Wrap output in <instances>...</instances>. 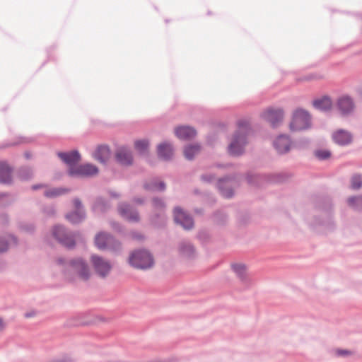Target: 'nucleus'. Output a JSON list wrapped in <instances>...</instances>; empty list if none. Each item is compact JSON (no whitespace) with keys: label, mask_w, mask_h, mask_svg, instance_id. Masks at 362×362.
<instances>
[{"label":"nucleus","mask_w":362,"mask_h":362,"mask_svg":"<svg viewBox=\"0 0 362 362\" xmlns=\"http://www.w3.org/2000/svg\"><path fill=\"white\" fill-rule=\"evenodd\" d=\"M243 180L249 183V172L245 175L240 173L228 174L218 179L216 188L223 197L231 199L235 194L234 189L239 187Z\"/></svg>","instance_id":"1"},{"label":"nucleus","mask_w":362,"mask_h":362,"mask_svg":"<svg viewBox=\"0 0 362 362\" xmlns=\"http://www.w3.org/2000/svg\"><path fill=\"white\" fill-rule=\"evenodd\" d=\"M238 130H237L228 145V152L233 157H238L243 154L244 147L247 143V132L249 129L248 120H239L238 122Z\"/></svg>","instance_id":"2"},{"label":"nucleus","mask_w":362,"mask_h":362,"mask_svg":"<svg viewBox=\"0 0 362 362\" xmlns=\"http://www.w3.org/2000/svg\"><path fill=\"white\" fill-rule=\"evenodd\" d=\"M291 176L290 173L286 172L268 175L252 174L250 173V187L252 186L264 187L267 184H281L287 181Z\"/></svg>","instance_id":"3"},{"label":"nucleus","mask_w":362,"mask_h":362,"mask_svg":"<svg viewBox=\"0 0 362 362\" xmlns=\"http://www.w3.org/2000/svg\"><path fill=\"white\" fill-rule=\"evenodd\" d=\"M129 262L136 269L146 270L154 265V259L148 250L141 248L132 252L129 257Z\"/></svg>","instance_id":"4"},{"label":"nucleus","mask_w":362,"mask_h":362,"mask_svg":"<svg viewBox=\"0 0 362 362\" xmlns=\"http://www.w3.org/2000/svg\"><path fill=\"white\" fill-rule=\"evenodd\" d=\"M312 126L311 115L305 109L297 108L293 111L289 124L292 132H300L310 129Z\"/></svg>","instance_id":"5"},{"label":"nucleus","mask_w":362,"mask_h":362,"mask_svg":"<svg viewBox=\"0 0 362 362\" xmlns=\"http://www.w3.org/2000/svg\"><path fill=\"white\" fill-rule=\"evenodd\" d=\"M52 236L64 247L71 250L76 246L75 233L62 225H56L52 228Z\"/></svg>","instance_id":"6"},{"label":"nucleus","mask_w":362,"mask_h":362,"mask_svg":"<svg viewBox=\"0 0 362 362\" xmlns=\"http://www.w3.org/2000/svg\"><path fill=\"white\" fill-rule=\"evenodd\" d=\"M67 173L71 177L90 178L96 176L99 173V169L95 165L87 163L79 164L74 168H69Z\"/></svg>","instance_id":"7"},{"label":"nucleus","mask_w":362,"mask_h":362,"mask_svg":"<svg viewBox=\"0 0 362 362\" xmlns=\"http://www.w3.org/2000/svg\"><path fill=\"white\" fill-rule=\"evenodd\" d=\"M173 219L176 224L180 225L183 229L189 230L194 228V219L187 214L180 206H175L173 209Z\"/></svg>","instance_id":"8"},{"label":"nucleus","mask_w":362,"mask_h":362,"mask_svg":"<svg viewBox=\"0 0 362 362\" xmlns=\"http://www.w3.org/2000/svg\"><path fill=\"white\" fill-rule=\"evenodd\" d=\"M262 117L269 123L272 127L276 128L279 127L283 122L284 111L281 107H269L262 113Z\"/></svg>","instance_id":"9"},{"label":"nucleus","mask_w":362,"mask_h":362,"mask_svg":"<svg viewBox=\"0 0 362 362\" xmlns=\"http://www.w3.org/2000/svg\"><path fill=\"white\" fill-rule=\"evenodd\" d=\"M336 108L341 117H349L354 112L355 103L350 96L342 95L337 99Z\"/></svg>","instance_id":"10"},{"label":"nucleus","mask_w":362,"mask_h":362,"mask_svg":"<svg viewBox=\"0 0 362 362\" xmlns=\"http://www.w3.org/2000/svg\"><path fill=\"white\" fill-rule=\"evenodd\" d=\"M69 264L83 280L87 281L89 279L90 274L88 265L83 258H73L70 259Z\"/></svg>","instance_id":"11"},{"label":"nucleus","mask_w":362,"mask_h":362,"mask_svg":"<svg viewBox=\"0 0 362 362\" xmlns=\"http://www.w3.org/2000/svg\"><path fill=\"white\" fill-rule=\"evenodd\" d=\"M115 158L116 162L122 166H130L134 162L132 151L127 146H121L117 148Z\"/></svg>","instance_id":"12"},{"label":"nucleus","mask_w":362,"mask_h":362,"mask_svg":"<svg viewBox=\"0 0 362 362\" xmlns=\"http://www.w3.org/2000/svg\"><path fill=\"white\" fill-rule=\"evenodd\" d=\"M117 210L119 214L124 219L130 222H138L140 220L139 212L129 204L120 202L118 204Z\"/></svg>","instance_id":"13"},{"label":"nucleus","mask_w":362,"mask_h":362,"mask_svg":"<svg viewBox=\"0 0 362 362\" xmlns=\"http://www.w3.org/2000/svg\"><path fill=\"white\" fill-rule=\"evenodd\" d=\"M91 262L95 272L101 277H105L112 268L109 262L96 255L91 256Z\"/></svg>","instance_id":"14"},{"label":"nucleus","mask_w":362,"mask_h":362,"mask_svg":"<svg viewBox=\"0 0 362 362\" xmlns=\"http://www.w3.org/2000/svg\"><path fill=\"white\" fill-rule=\"evenodd\" d=\"M57 156L61 160L68 165L69 168H74L81 160V156L78 150H71L67 152H58Z\"/></svg>","instance_id":"15"},{"label":"nucleus","mask_w":362,"mask_h":362,"mask_svg":"<svg viewBox=\"0 0 362 362\" xmlns=\"http://www.w3.org/2000/svg\"><path fill=\"white\" fill-rule=\"evenodd\" d=\"M292 142L287 134L279 135L273 141V146L279 154H286L291 148Z\"/></svg>","instance_id":"16"},{"label":"nucleus","mask_w":362,"mask_h":362,"mask_svg":"<svg viewBox=\"0 0 362 362\" xmlns=\"http://www.w3.org/2000/svg\"><path fill=\"white\" fill-rule=\"evenodd\" d=\"M175 134L182 141H190L197 135V130L189 125H180L175 129Z\"/></svg>","instance_id":"17"},{"label":"nucleus","mask_w":362,"mask_h":362,"mask_svg":"<svg viewBox=\"0 0 362 362\" xmlns=\"http://www.w3.org/2000/svg\"><path fill=\"white\" fill-rule=\"evenodd\" d=\"M13 167L10 166L6 160H0V183L11 185L13 183Z\"/></svg>","instance_id":"18"},{"label":"nucleus","mask_w":362,"mask_h":362,"mask_svg":"<svg viewBox=\"0 0 362 362\" xmlns=\"http://www.w3.org/2000/svg\"><path fill=\"white\" fill-rule=\"evenodd\" d=\"M157 154L162 160L170 161L173 157L174 148L168 141L162 142L157 146Z\"/></svg>","instance_id":"19"},{"label":"nucleus","mask_w":362,"mask_h":362,"mask_svg":"<svg viewBox=\"0 0 362 362\" xmlns=\"http://www.w3.org/2000/svg\"><path fill=\"white\" fill-rule=\"evenodd\" d=\"M111 208L110 201L103 197H97L92 204L91 209L95 214L107 213Z\"/></svg>","instance_id":"20"},{"label":"nucleus","mask_w":362,"mask_h":362,"mask_svg":"<svg viewBox=\"0 0 362 362\" xmlns=\"http://www.w3.org/2000/svg\"><path fill=\"white\" fill-rule=\"evenodd\" d=\"M65 218L72 225H78L86 218V210H73L67 213Z\"/></svg>","instance_id":"21"},{"label":"nucleus","mask_w":362,"mask_h":362,"mask_svg":"<svg viewBox=\"0 0 362 362\" xmlns=\"http://www.w3.org/2000/svg\"><path fill=\"white\" fill-rule=\"evenodd\" d=\"M334 141L341 146H346L351 143V135L346 131L339 129L332 135Z\"/></svg>","instance_id":"22"},{"label":"nucleus","mask_w":362,"mask_h":362,"mask_svg":"<svg viewBox=\"0 0 362 362\" xmlns=\"http://www.w3.org/2000/svg\"><path fill=\"white\" fill-rule=\"evenodd\" d=\"M110 153V148L107 145H100L93 153L95 160L101 163H105L108 160Z\"/></svg>","instance_id":"23"},{"label":"nucleus","mask_w":362,"mask_h":362,"mask_svg":"<svg viewBox=\"0 0 362 362\" xmlns=\"http://www.w3.org/2000/svg\"><path fill=\"white\" fill-rule=\"evenodd\" d=\"M180 254L187 258H193L195 254V249L194 245L188 241H182L178 246Z\"/></svg>","instance_id":"24"},{"label":"nucleus","mask_w":362,"mask_h":362,"mask_svg":"<svg viewBox=\"0 0 362 362\" xmlns=\"http://www.w3.org/2000/svg\"><path fill=\"white\" fill-rule=\"evenodd\" d=\"M313 105L316 110L327 112L331 110L332 103L328 96H323L321 98L313 100Z\"/></svg>","instance_id":"25"},{"label":"nucleus","mask_w":362,"mask_h":362,"mask_svg":"<svg viewBox=\"0 0 362 362\" xmlns=\"http://www.w3.org/2000/svg\"><path fill=\"white\" fill-rule=\"evenodd\" d=\"M110 235L111 234L105 231L99 232L95 237V244L97 247L102 250H107Z\"/></svg>","instance_id":"26"},{"label":"nucleus","mask_w":362,"mask_h":362,"mask_svg":"<svg viewBox=\"0 0 362 362\" xmlns=\"http://www.w3.org/2000/svg\"><path fill=\"white\" fill-rule=\"evenodd\" d=\"M201 149V146L198 144H191L186 145L183 149L185 158L188 160H192L196 154H197Z\"/></svg>","instance_id":"27"},{"label":"nucleus","mask_w":362,"mask_h":362,"mask_svg":"<svg viewBox=\"0 0 362 362\" xmlns=\"http://www.w3.org/2000/svg\"><path fill=\"white\" fill-rule=\"evenodd\" d=\"M144 188L146 191L150 192H163L165 189L166 185L163 181L157 182L156 180H151L150 182H146L144 184Z\"/></svg>","instance_id":"28"},{"label":"nucleus","mask_w":362,"mask_h":362,"mask_svg":"<svg viewBox=\"0 0 362 362\" xmlns=\"http://www.w3.org/2000/svg\"><path fill=\"white\" fill-rule=\"evenodd\" d=\"M17 177L21 181H28L33 178V169L27 165L20 167L16 171Z\"/></svg>","instance_id":"29"},{"label":"nucleus","mask_w":362,"mask_h":362,"mask_svg":"<svg viewBox=\"0 0 362 362\" xmlns=\"http://www.w3.org/2000/svg\"><path fill=\"white\" fill-rule=\"evenodd\" d=\"M231 268L233 272L236 274L237 276L239 279L244 282L246 281L247 275H246V269L247 267L243 264H233L231 265Z\"/></svg>","instance_id":"30"},{"label":"nucleus","mask_w":362,"mask_h":362,"mask_svg":"<svg viewBox=\"0 0 362 362\" xmlns=\"http://www.w3.org/2000/svg\"><path fill=\"white\" fill-rule=\"evenodd\" d=\"M69 191V189L64 187H55L45 191L44 195L47 198H54L59 197Z\"/></svg>","instance_id":"31"},{"label":"nucleus","mask_w":362,"mask_h":362,"mask_svg":"<svg viewBox=\"0 0 362 362\" xmlns=\"http://www.w3.org/2000/svg\"><path fill=\"white\" fill-rule=\"evenodd\" d=\"M212 218L216 224L223 226L228 221V215L222 210H217L214 212Z\"/></svg>","instance_id":"32"},{"label":"nucleus","mask_w":362,"mask_h":362,"mask_svg":"<svg viewBox=\"0 0 362 362\" xmlns=\"http://www.w3.org/2000/svg\"><path fill=\"white\" fill-rule=\"evenodd\" d=\"M150 221L152 225L158 228H162L165 226V220L164 216L160 213H155L150 217Z\"/></svg>","instance_id":"33"},{"label":"nucleus","mask_w":362,"mask_h":362,"mask_svg":"<svg viewBox=\"0 0 362 362\" xmlns=\"http://www.w3.org/2000/svg\"><path fill=\"white\" fill-rule=\"evenodd\" d=\"M347 202L354 210L362 211V196L351 197Z\"/></svg>","instance_id":"34"},{"label":"nucleus","mask_w":362,"mask_h":362,"mask_svg":"<svg viewBox=\"0 0 362 362\" xmlns=\"http://www.w3.org/2000/svg\"><path fill=\"white\" fill-rule=\"evenodd\" d=\"M149 142L147 139L136 140L134 142V147L140 155L148 152Z\"/></svg>","instance_id":"35"},{"label":"nucleus","mask_w":362,"mask_h":362,"mask_svg":"<svg viewBox=\"0 0 362 362\" xmlns=\"http://www.w3.org/2000/svg\"><path fill=\"white\" fill-rule=\"evenodd\" d=\"M107 250H110L115 252H119L122 250V244L118 240L111 235L110 240H108Z\"/></svg>","instance_id":"36"},{"label":"nucleus","mask_w":362,"mask_h":362,"mask_svg":"<svg viewBox=\"0 0 362 362\" xmlns=\"http://www.w3.org/2000/svg\"><path fill=\"white\" fill-rule=\"evenodd\" d=\"M151 201H152V205L155 209L160 210V211L165 210V209L166 207V204L162 198L158 197H154L152 198Z\"/></svg>","instance_id":"37"},{"label":"nucleus","mask_w":362,"mask_h":362,"mask_svg":"<svg viewBox=\"0 0 362 362\" xmlns=\"http://www.w3.org/2000/svg\"><path fill=\"white\" fill-rule=\"evenodd\" d=\"M314 155L318 160H325L331 156V152L328 150L318 149L314 151Z\"/></svg>","instance_id":"38"},{"label":"nucleus","mask_w":362,"mask_h":362,"mask_svg":"<svg viewBox=\"0 0 362 362\" xmlns=\"http://www.w3.org/2000/svg\"><path fill=\"white\" fill-rule=\"evenodd\" d=\"M309 144L310 141L308 139L302 138L292 143L291 147L298 149H304L309 146Z\"/></svg>","instance_id":"39"},{"label":"nucleus","mask_w":362,"mask_h":362,"mask_svg":"<svg viewBox=\"0 0 362 362\" xmlns=\"http://www.w3.org/2000/svg\"><path fill=\"white\" fill-rule=\"evenodd\" d=\"M351 187L354 189H358L362 187V176L355 175L351 178Z\"/></svg>","instance_id":"40"},{"label":"nucleus","mask_w":362,"mask_h":362,"mask_svg":"<svg viewBox=\"0 0 362 362\" xmlns=\"http://www.w3.org/2000/svg\"><path fill=\"white\" fill-rule=\"evenodd\" d=\"M200 179L204 182L211 183L215 180L216 175L214 174H202Z\"/></svg>","instance_id":"41"},{"label":"nucleus","mask_w":362,"mask_h":362,"mask_svg":"<svg viewBox=\"0 0 362 362\" xmlns=\"http://www.w3.org/2000/svg\"><path fill=\"white\" fill-rule=\"evenodd\" d=\"M110 225L111 228L116 232L123 233V231H124L123 226L119 222L115 221H110Z\"/></svg>","instance_id":"42"},{"label":"nucleus","mask_w":362,"mask_h":362,"mask_svg":"<svg viewBox=\"0 0 362 362\" xmlns=\"http://www.w3.org/2000/svg\"><path fill=\"white\" fill-rule=\"evenodd\" d=\"M72 203H73V205L75 208L74 210H78V211H81V210H85L84 209V206L81 201V199L78 197H75L73 200H72Z\"/></svg>","instance_id":"43"},{"label":"nucleus","mask_w":362,"mask_h":362,"mask_svg":"<svg viewBox=\"0 0 362 362\" xmlns=\"http://www.w3.org/2000/svg\"><path fill=\"white\" fill-rule=\"evenodd\" d=\"M8 249V241L3 238H0V252H4L7 251Z\"/></svg>","instance_id":"44"},{"label":"nucleus","mask_w":362,"mask_h":362,"mask_svg":"<svg viewBox=\"0 0 362 362\" xmlns=\"http://www.w3.org/2000/svg\"><path fill=\"white\" fill-rule=\"evenodd\" d=\"M43 212L49 216H54L55 214V208L54 206H47L44 207Z\"/></svg>","instance_id":"45"},{"label":"nucleus","mask_w":362,"mask_h":362,"mask_svg":"<svg viewBox=\"0 0 362 362\" xmlns=\"http://www.w3.org/2000/svg\"><path fill=\"white\" fill-rule=\"evenodd\" d=\"M19 139H20V141L18 142V144L30 143L33 141V139L31 138H28V137H20ZM16 144H17V143L6 144V145L3 146L2 147H6V146H12V145H16Z\"/></svg>","instance_id":"46"},{"label":"nucleus","mask_w":362,"mask_h":362,"mask_svg":"<svg viewBox=\"0 0 362 362\" xmlns=\"http://www.w3.org/2000/svg\"><path fill=\"white\" fill-rule=\"evenodd\" d=\"M336 354L338 356H346L351 354V352L346 349H337L336 351Z\"/></svg>","instance_id":"47"},{"label":"nucleus","mask_w":362,"mask_h":362,"mask_svg":"<svg viewBox=\"0 0 362 362\" xmlns=\"http://www.w3.org/2000/svg\"><path fill=\"white\" fill-rule=\"evenodd\" d=\"M233 166V164L231 163H217L215 164V167L218 168H228Z\"/></svg>","instance_id":"48"},{"label":"nucleus","mask_w":362,"mask_h":362,"mask_svg":"<svg viewBox=\"0 0 362 362\" xmlns=\"http://www.w3.org/2000/svg\"><path fill=\"white\" fill-rule=\"evenodd\" d=\"M198 238L200 240H202L205 241V240L209 239V235H208L207 232H206V231H200L198 233Z\"/></svg>","instance_id":"49"},{"label":"nucleus","mask_w":362,"mask_h":362,"mask_svg":"<svg viewBox=\"0 0 362 362\" xmlns=\"http://www.w3.org/2000/svg\"><path fill=\"white\" fill-rule=\"evenodd\" d=\"M25 230L33 233L34 231L35 227L33 224H26L22 227Z\"/></svg>","instance_id":"50"},{"label":"nucleus","mask_w":362,"mask_h":362,"mask_svg":"<svg viewBox=\"0 0 362 362\" xmlns=\"http://www.w3.org/2000/svg\"><path fill=\"white\" fill-rule=\"evenodd\" d=\"M133 202H134L136 204H143L145 202L144 198L143 197H134L132 199Z\"/></svg>","instance_id":"51"},{"label":"nucleus","mask_w":362,"mask_h":362,"mask_svg":"<svg viewBox=\"0 0 362 362\" xmlns=\"http://www.w3.org/2000/svg\"><path fill=\"white\" fill-rule=\"evenodd\" d=\"M46 187H47V185L45 184H35V185H33L31 186V189L33 190H37V189H42V188Z\"/></svg>","instance_id":"52"},{"label":"nucleus","mask_w":362,"mask_h":362,"mask_svg":"<svg viewBox=\"0 0 362 362\" xmlns=\"http://www.w3.org/2000/svg\"><path fill=\"white\" fill-rule=\"evenodd\" d=\"M35 315H36V311L32 310V311L25 313L24 314V317L25 318H30V317L35 316Z\"/></svg>","instance_id":"53"},{"label":"nucleus","mask_w":362,"mask_h":362,"mask_svg":"<svg viewBox=\"0 0 362 362\" xmlns=\"http://www.w3.org/2000/svg\"><path fill=\"white\" fill-rule=\"evenodd\" d=\"M132 236L134 238L139 240H141L144 238V236L142 234L138 233H134Z\"/></svg>","instance_id":"54"},{"label":"nucleus","mask_w":362,"mask_h":362,"mask_svg":"<svg viewBox=\"0 0 362 362\" xmlns=\"http://www.w3.org/2000/svg\"><path fill=\"white\" fill-rule=\"evenodd\" d=\"M109 194L112 198H119L120 197V194L114 191H109Z\"/></svg>","instance_id":"55"},{"label":"nucleus","mask_w":362,"mask_h":362,"mask_svg":"<svg viewBox=\"0 0 362 362\" xmlns=\"http://www.w3.org/2000/svg\"><path fill=\"white\" fill-rule=\"evenodd\" d=\"M65 262H66L65 259H64V258H62V257H59V258H58V259H57V264H59V265H63V264H65Z\"/></svg>","instance_id":"56"},{"label":"nucleus","mask_w":362,"mask_h":362,"mask_svg":"<svg viewBox=\"0 0 362 362\" xmlns=\"http://www.w3.org/2000/svg\"><path fill=\"white\" fill-rule=\"evenodd\" d=\"M10 195L9 193L8 192H1L0 193V199H2V198H4V197H7Z\"/></svg>","instance_id":"57"},{"label":"nucleus","mask_w":362,"mask_h":362,"mask_svg":"<svg viewBox=\"0 0 362 362\" xmlns=\"http://www.w3.org/2000/svg\"><path fill=\"white\" fill-rule=\"evenodd\" d=\"M4 327V323L3 319L0 317V330H1Z\"/></svg>","instance_id":"58"},{"label":"nucleus","mask_w":362,"mask_h":362,"mask_svg":"<svg viewBox=\"0 0 362 362\" xmlns=\"http://www.w3.org/2000/svg\"><path fill=\"white\" fill-rule=\"evenodd\" d=\"M315 78V76L313 75H309L306 77V80H312Z\"/></svg>","instance_id":"59"},{"label":"nucleus","mask_w":362,"mask_h":362,"mask_svg":"<svg viewBox=\"0 0 362 362\" xmlns=\"http://www.w3.org/2000/svg\"><path fill=\"white\" fill-rule=\"evenodd\" d=\"M195 211L199 214H202L204 210H203V209H197L195 210Z\"/></svg>","instance_id":"60"},{"label":"nucleus","mask_w":362,"mask_h":362,"mask_svg":"<svg viewBox=\"0 0 362 362\" xmlns=\"http://www.w3.org/2000/svg\"><path fill=\"white\" fill-rule=\"evenodd\" d=\"M4 268V264L1 261H0V271Z\"/></svg>","instance_id":"61"},{"label":"nucleus","mask_w":362,"mask_h":362,"mask_svg":"<svg viewBox=\"0 0 362 362\" xmlns=\"http://www.w3.org/2000/svg\"><path fill=\"white\" fill-rule=\"evenodd\" d=\"M25 156H26V158H30L29 153H25Z\"/></svg>","instance_id":"62"}]
</instances>
